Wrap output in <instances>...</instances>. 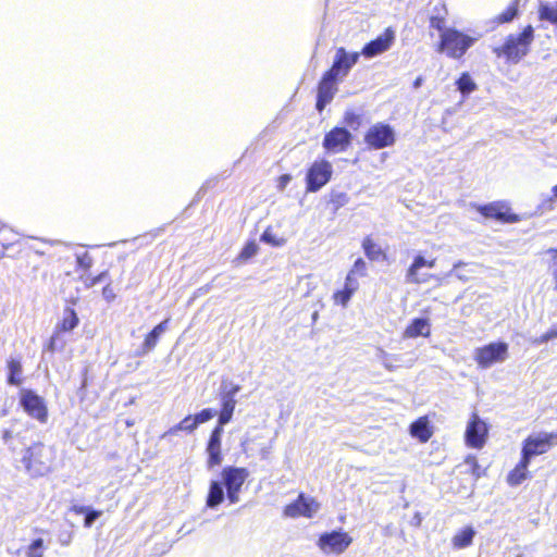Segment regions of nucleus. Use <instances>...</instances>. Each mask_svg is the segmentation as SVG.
<instances>
[{
  "mask_svg": "<svg viewBox=\"0 0 557 557\" xmlns=\"http://www.w3.org/2000/svg\"><path fill=\"white\" fill-rule=\"evenodd\" d=\"M240 391V386L238 384H234L226 380L222 381L220 399H221V409L219 411L218 424L210 432L207 445L206 453L208 455L207 466L208 468H214L222 463L223 455H222V435H223V425L231 422L237 400L235 398L236 394Z\"/></svg>",
  "mask_w": 557,
  "mask_h": 557,
  "instance_id": "f257e3e1",
  "label": "nucleus"
},
{
  "mask_svg": "<svg viewBox=\"0 0 557 557\" xmlns=\"http://www.w3.org/2000/svg\"><path fill=\"white\" fill-rule=\"evenodd\" d=\"M21 463L32 479L47 476L57 469V448L40 441L34 442L23 450Z\"/></svg>",
  "mask_w": 557,
  "mask_h": 557,
  "instance_id": "f03ea898",
  "label": "nucleus"
},
{
  "mask_svg": "<svg viewBox=\"0 0 557 557\" xmlns=\"http://www.w3.org/2000/svg\"><path fill=\"white\" fill-rule=\"evenodd\" d=\"M533 39L534 29L531 25H527L520 34L508 35L504 44L495 47L493 52L508 62L518 63L529 52Z\"/></svg>",
  "mask_w": 557,
  "mask_h": 557,
  "instance_id": "7ed1b4c3",
  "label": "nucleus"
},
{
  "mask_svg": "<svg viewBox=\"0 0 557 557\" xmlns=\"http://www.w3.org/2000/svg\"><path fill=\"white\" fill-rule=\"evenodd\" d=\"M475 39L456 28H447L441 34L436 51L445 53L448 58L460 59L474 44Z\"/></svg>",
  "mask_w": 557,
  "mask_h": 557,
  "instance_id": "20e7f679",
  "label": "nucleus"
},
{
  "mask_svg": "<svg viewBox=\"0 0 557 557\" xmlns=\"http://www.w3.org/2000/svg\"><path fill=\"white\" fill-rule=\"evenodd\" d=\"M332 176L333 165L329 160L324 158L314 160L306 170V193L311 194L321 190L332 180Z\"/></svg>",
  "mask_w": 557,
  "mask_h": 557,
  "instance_id": "39448f33",
  "label": "nucleus"
},
{
  "mask_svg": "<svg viewBox=\"0 0 557 557\" xmlns=\"http://www.w3.org/2000/svg\"><path fill=\"white\" fill-rule=\"evenodd\" d=\"M509 356V345L506 342H492L474 350L473 359L479 368L488 369L496 363H502Z\"/></svg>",
  "mask_w": 557,
  "mask_h": 557,
  "instance_id": "423d86ee",
  "label": "nucleus"
},
{
  "mask_svg": "<svg viewBox=\"0 0 557 557\" xmlns=\"http://www.w3.org/2000/svg\"><path fill=\"white\" fill-rule=\"evenodd\" d=\"M20 406L32 419L41 424L47 423L49 411L45 399L33 389L22 388L18 392Z\"/></svg>",
  "mask_w": 557,
  "mask_h": 557,
  "instance_id": "0eeeda50",
  "label": "nucleus"
},
{
  "mask_svg": "<svg viewBox=\"0 0 557 557\" xmlns=\"http://www.w3.org/2000/svg\"><path fill=\"white\" fill-rule=\"evenodd\" d=\"M476 212L485 219L495 220L502 224H513L521 221V215L513 212L511 206L504 200L480 205L476 207Z\"/></svg>",
  "mask_w": 557,
  "mask_h": 557,
  "instance_id": "6e6552de",
  "label": "nucleus"
},
{
  "mask_svg": "<svg viewBox=\"0 0 557 557\" xmlns=\"http://www.w3.org/2000/svg\"><path fill=\"white\" fill-rule=\"evenodd\" d=\"M248 476L247 468L227 466L222 469L221 478L226 488V497L231 504H236L239 500L242 486Z\"/></svg>",
  "mask_w": 557,
  "mask_h": 557,
  "instance_id": "1a4fd4ad",
  "label": "nucleus"
},
{
  "mask_svg": "<svg viewBox=\"0 0 557 557\" xmlns=\"http://www.w3.org/2000/svg\"><path fill=\"white\" fill-rule=\"evenodd\" d=\"M557 444V433L542 432L529 435L522 442L521 454L528 459L548 453Z\"/></svg>",
  "mask_w": 557,
  "mask_h": 557,
  "instance_id": "9d476101",
  "label": "nucleus"
},
{
  "mask_svg": "<svg viewBox=\"0 0 557 557\" xmlns=\"http://www.w3.org/2000/svg\"><path fill=\"white\" fill-rule=\"evenodd\" d=\"M363 140L369 149L380 150L395 144L393 127L386 123H375L366 132Z\"/></svg>",
  "mask_w": 557,
  "mask_h": 557,
  "instance_id": "9b49d317",
  "label": "nucleus"
},
{
  "mask_svg": "<svg viewBox=\"0 0 557 557\" xmlns=\"http://www.w3.org/2000/svg\"><path fill=\"white\" fill-rule=\"evenodd\" d=\"M339 81L341 78L329 70L322 74L317 86L315 109L319 112H322L326 104L333 100L338 90Z\"/></svg>",
  "mask_w": 557,
  "mask_h": 557,
  "instance_id": "f8f14e48",
  "label": "nucleus"
},
{
  "mask_svg": "<svg viewBox=\"0 0 557 557\" xmlns=\"http://www.w3.org/2000/svg\"><path fill=\"white\" fill-rule=\"evenodd\" d=\"M488 436V426L478 412H472L465 432V441L468 447L482 448Z\"/></svg>",
  "mask_w": 557,
  "mask_h": 557,
  "instance_id": "ddd939ff",
  "label": "nucleus"
},
{
  "mask_svg": "<svg viewBox=\"0 0 557 557\" xmlns=\"http://www.w3.org/2000/svg\"><path fill=\"white\" fill-rule=\"evenodd\" d=\"M351 140L352 135L347 128L335 126L324 135L322 146L326 152L339 153L349 148Z\"/></svg>",
  "mask_w": 557,
  "mask_h": 557,
  "instance_id": "4468645a",
  "label": "nucleus"
},
{
  "mask_svg": "<svg viewBox=\"0 0 557 557\" xmlns=\"http://www.w3.org/2000/svg\"><path fill=\"white\" fill-rule=\"evenodd\" d=\"M352 543V537L343 531H332L320 535L318 545L325 553L342 554Z\"/></svg>",
  "mask_w": 557,
  "mask_h": 557,
  "instance_id": "2eb2a0df",
  "label": "nucleus"
},
{
  "mask_svg": "<svg viewBox=\"0 0 557 557\" xmlns=\"http://www.w3.org/2000/svg\"><path fill=\"white\" fill-rule=\"evenodd\" d=\"M318 504L313 498H306L304 493L283 509V515L288 518L306 517L311 518L317 510Z\"/></svg>",
  "mask_w": 557,
  "mask_h": 557,
  "instance_id": "dca6fc26",
  "label": "nucleus"
},
{
  "mask_svg": "<svg viewBox=\"0 0 557 557\" xmlns=\"http://www.w3.org/2000/svg\"><path fill=\"white\" fill-rule=\"evenodd\" d=\"M359 55V52L348 53L345 48L339 47L336 50L332 65L327 70L336 74L342 79L358 62Z\"/></svg>",
  "mask_w": 557,
  "mask_h": 557,
  "instance_id": "f3484780",
  "label": "nucleus"
},
{
  "mask_svg": "<svg viewBox=\"0 0 557 557\" xmlns=\"http://www.w3.org/2000/svg\"><path fill=\"white\" fill-rule=\"evenodd\" d=\"M394 41V33L387 28L385 32L374 38L373 40L366 44L360 52L366 58H373L387 51Z\"/></svg>",
  "mask_w": 557,
  "mask_h": 557,
  "instance_id": "a211bd4d",
  "label": "nucleus"
},
{
  "mask_svg": "<svg viewBox=\"0 0 557 557\" xmlns=\"http://www.w3.org/2000/svg\"><path fill=\"white\" fill-rule=\"evenodd\" d=\"M5 382L10 386L20 387L25 381L21 357H10L5 360Z\"/></svg>",
  "mask_w": 557,
  "mask_h": 557,
  "instance_id": "6ab92c4d",
  "label": "nucleus"
},
{
  "mask_svg": "<svg viewBox=\"0 0 557 557\" xmlns=\"http://www.w3.org/2000/svg\"><path fill=\"white\" fill-rule=\"evenodd\" d=\"M436 265V258L425 259L421 255H417L413 258L412 263L409 265L406 272V278L409 283L421 284L426 282V278H422L419 274L421 268L432 269Z\"/></svg>",
  "mask_w": 557,
  "mask_h": 557,
  "instance_id": "aec40b11",
  "label": "nucleus"
},
{
  "mask_svg": "<svg viewBox=\"0 0 557 557\" xmlns=\"http://www.w3.org/2000/svg\"><path fill=\"white\" fill-rule=\"evenodd\" d=\"M531 460L520 455L518 463L507 473L506 482L509 486H518L527 479L531 478L529 466Z\"/></svg>",
  "mask_w": 557,
  "mask_h": 557,
  "instance_id": "412c9836",
  "label": "nucleus"
},
{
  "mask_svg": "<svg viewBox=\"0 0 557 557\" xmlns=\"http://www.w3.org/2000/svg\"><path fill=\"white\" fill-rule=\"evenodd\" d=\"M358 289L359 282L345 278L344 287L333 293L332 300L335 305L346 308Z\"/></svg>",
  "mask_w": 557,
  "mask_h": 557,
  "instance_id": "4be33fe9",
  "label": "nucleus"
},
{
  "mask_svg": "<svg viewBox=\"0 0 557 557\" xmlns=\"http://www.w3.org/2000/svg\"><path fill=\"white\" fill-rule=\"evenodd\" d=\"M361 247L363 249V252L366 257L370 261H379V260H386L387 253L386 251L381 247L380 244L375 243L372 236L368 235L362 239Z\"/></svg>",
  "mask_w": 557,
  "mask_h": 557,
  "instance_id": "5701e85b",
  "label": "nucleus"
},
{
  "mask_svg": "<svg viewBox=\"0 0 557 557\" xmlns=\"http://www.w3.org/2000/svg\"><path fill=\"white\" fill-rule=\"evenodd\" d=\"M405 336L408 338H416L419 336L429 337L431 327L428 319L416 318L405 329Z\"/></svg>",
  "mask_w": 557,
  "mask_h": 557,
  "instance_id": "b1692460",
  "label": "nucleus"
},
{
  "mask_svg": "<svg viewBox=\"0 0 557 557\" xmlns=\"http://www.w3.org/2000/svg\"><path fill=\"white\" fill-rule=\"evenodd\" d=\"M410 434L421 443H426L433 435L428 417L423 416L413 421L410 425Z\"/></svg>",
  "mask_w": 557,
  "mask_h": 557,
  "instance_id": "393cba45",
  "label": "nucleus"
},
{
  "mask_svg": "<svg viewBox=\"0 0 557 557\" xmlns=\"http://www.w3.org/2000/svg\"><path fill=\"white\" fill-rule=\"evenodd\" d=\"M170 319H165L157 324L148 334H146L143 343V352H149L157 346L162 333L168 329Z\"/></svg>",
  "mask_w": 557,
  "mask_h": 557,
  "instance_id": "a878e982",
  "label": "nucleus"
},
{
  "mask_svg": "<svg viewBox=\"0 0 557 557\" xmlns=\"http://www.w3.org/2000/svg\"><path fill=\"white\" fill-rule=\"evenodd\" d=\"M79 324V318L72 307H66L63 311L62 319L57 323L55 331L59 333L71 332Z\"/></svg>",
  "mask_w": 557,
  "mask_h": 557,
  "instance_id": "bb28decb",
  "label": "nucleus"
},
{
  "mask_svg": "<svg viewBox=\"0 0 557 557\" xmlns=\"http://www.w3.org/2000/svg\"><path fill=\"white\" fill-rule=\"evenodd\" d=\"M474 535L475 531L472 527H465L451 537V545L455 549L469 547L473 542Z\"/></svg>",
  "mask_w": 557,
  "mask_h": 557,
  "instance_id": "cd10ccee",
  "label": "nucleus"
},
{
  "mask_svg": "<svg viewBox=\"0 0 557 557\" xmlns=\"http://www.w3.org/2000/svg\"><path fill=\"white\" fill-rule=\"evenodd\" d=\"M539 20L557 25V0L553 3L542 2L537 9Z\"/></svg>",
  "mask_w": 557,
  "mask_h": 557,
  "instance_id": "c85d7f7f",
  "label": "nucleus"
},
{
  "mask_svg": "<svg viewBox=\"0 0 557 557\" xmlns=\"http://www.w3.org/2000/svg\"><path fill=\"white\" fill-rule=\"evenodd\" d=\"M224 499V492L222 485L218 481H212L209 486V492L206 500V505L209 508L219 506Z\"/></svg>",
  "mask_w": 557,
  "mask_h": 557,
  "instance_id": "c756f323",
  "label": "nucleus"
},
{
  "mask_svg": "<svg viewBox=\"0 0 557 557\" xmlns=\"http://www.w3.org/2000/svg\"><path fill=\"white\" fill-rule=\"evenodd\" d=\"M197 423L195 420V416H186L182 421H180L177 424L170 428L166 432L163 433L162 437H165L168 435H174L178 431H186V432H193L196 430Z\"/></svg>",
  "mask_w": 557,
  "mask_h": 557,
  "instance_id": "7c9ffc66",
  "label": "nucleus"
},
{
  "mask_svg": "<svg viewBox=\"0 0 557 557\" xmlns=\"http://www.w3.org/2000/svg\"><path fill=\"white\" fill-rule=\"evenodd\" d=\"M72 511L75 515H84L85 516V519H84L85 528H90L92 525V523L95 522V520L98 519L102 513L100 510H95V509H91V508H88L85 506H73Z\"/></svg>",
  "mask_w": 557,
  "mask_h": 557,
  "instance_id": "2f4dec72",
  "label": "nucleus"
},
{
  "mask_svg": "<svg viewBox=\"0 0 557 557\" xmlns=\"http://www.w3.org/2000/svg\"><path fill=\"white\" fill-rule=\"evenodd\" d=\"M368 274L367 262L362 258H358L352 267L347 272L345 278L351 280L352 282H358V277H364Z\"/></svg>",
  "mask_w": 557,
  "mask_h": 557,
  "instance_id": "473e14b6",
  "label": "nucleus"
},
{
  "mask_svg": "<svg viewBox=\"0 0 557 557\" xmlns=\"http://www.w3.org/2000/svg\"><path fill=\"white\" fill-rule=\"evenodd\" d=\"M456 85L462 95H469L476 89V84L467 72L459 76V78L456 81Z\"/></svg>",
  "mask_w": 557,
  "mask_h": 557,
  "instance_id": "72a5a7b5",
  "label": "nucleus"
},
{
  "mask_svg": "<svg viewBox=\"0 0 557 557\" xmlns=\"http://www.w3.org/2000/svg\"><path fill=\"white\" fill-rule=\"evenodd\" d=\"M544 253L549 256L547 270L554 282V290L557 292V248H548Z\"/></svg>",
  "mask_w": 557,
  "mask_h": 557,
  "instance_id": "f704fd0d",
  "label": "nucleus"
},
{
  "mask_svg": "<svg viewBox=\"0 0 557 557\" xmlns=\"http://www.w3.org/2000/svg\"><path fill=\"white\" fill-rule=\"evenodd\" d=\"M465 463L469 466V473L475 479H480L482 478L483 475H485V469H483L480 463H479V460L476 458V456L474 455H468L466 458H465Z\"/></svg>",
  "mask_w": 557,
  "mask_h": 557,
  "instance_id": "c9c22d12",
  "label": "nucleus"
},
{
  "mask_svg": "<svg viewBox=\"0 0 557 557\" xmlns=\"http://www.w3.org/2000/svg\"><path fill=\"white\" fill-rule=\"evenodd\" d=\"M61 333L53 331L52 335L45 344L44 349L50 354H54L57 350H61L65 346V342L60 337Z\"/></svg>",
  "mask_w": 557,
  "mask_h": 557,
  "instance_id": "e433bc0d",
  "label": "nucleus"
},
{
  "mask_svg": "<svg viewBox=\"0 0 557 557\" xmlns=\"http://www.w3.org/2000/svg\"><path fill=\"white\" fill-rule=\"evenodd\" d=\"M259 250V247L255 240H248L237 256V260L246 262L252 258Z\"/></svg>",
  "mask_w": 557,
  "mask_h": 557,
  "instance_id": "4c0bfd02",
  "label": "nucleus"
},
{
  "mask_svg": "<svg viewBox=\"0 0 557 557\" xmlns=\"http://www.w3.org/2000/svg\"><path fill=\"white\" fill-rule=\"evenodd\" d=\"M518 2L515 1L497 15L496 22L504 24L511 22L518 15Z\"/></svg>",
  "mask_w": 557,
  "mask_h": 557,
  "instance_id": "58836bf2",
  "label": "nucleus"
},
{
  "mask_svg": "<svg viewBox=\"0 0 557 557\" xmlns=\"http://www.w3.org/2000/svg\"><path fill=\"white\" fill-rule=\"evenodd\" d=\"M343 122L346 126L358 129L362 124V117L355 111L348 110L344 113Z\"/></svg>",
  "mask_w": 557,
  "mask_h": 557,
  "instance_id": "ea45409f",
  "label": "nucleus"
},
{
  "mask_svg": "<svg viewBox=\"0 0 557 557\" xmlns=\"http://www.w3.org/2000/svg\"><path fill=\"white\" fill-rule=\"evenodd\" d=\"M349 197L346 193H331L330 194V203L334 210H338L348 203Z\"/></svg>",
  "mask_w": 557,
  "mask_h": 557,
  "instance_id": "a19ab883",
  "label": "nucleus"
},
{
  "mask_svg": "<svg viewBox=\"0 0 557 557\" xmlns=\"http://www.w3.org/2000/svg\"><path fill=\"white\" fill-rule=\"evenodd\" d=\"M44 540L36 539L27 547V557H44Z\"/></svg>",
  "mask_w": 557,
  "mask_h": 557,
  "instance_id": "79ce46f5",
  "label": "nucleus"
},
{
  "mask_svg": "<svg viewBox=\"0 0 557 557\" xmlns=\"http://www.w3.org/2000/svg\"><path fill=\"white\" fill-rule=\"evenodd\" d=\"M261 240L267 243V244H270L274 247H278V246H282L284 245L285 243V239L284 238H278L276 237L271 231L270 228H267L262 235H261Z\"/></svg>",
  "mask_w": 557,
  "mask_h": 557,
  "instance_id": "37998d69",
  "label": "nucleus"
},
{
  "mask_svg": "<svg viewBox=\"0 0 557 557\" xmlns=\"http://www.w3.org/2000/svg\"><path fill=\"white\" fill-rule=\"evenodd\" d=\"M446 25V16L445 14H437V15H432L430 17V26L432 28H435L437 30L441 32V34L446 30L447 28L445 27Z\"/></svg>",
  "mask_w": 557,
  "mask_h": 557,
  "instance_id": "c03bdc74",
  "label": "nucleus"
},
{
  "mask_svg": "<svg viewBox=\"0 0 557 557\" xmlns=\"http://www.w3.org/2000/svg\"><path fill=\"white\" fill-rule=\"evenodd\" d=\"M215 414V411L211 408H205L198 413L195 414V420L197 423V426L201 423H205L209 420H211Z\"/></svg>",
  "mask_w": 557,
  "mask_h": 557,
  "instance_id": "a18cd8bd",
  "label": "nucleus"
},
{
  "mask_svg": "<svg viewBox=\"0 0 557 557\" xmlns=\"http://www.w3.org/2000/svg\"><path fill=\"white\" fill-rule=\"evenodd\" d=\"M108 276H109L108 272L103 271V272L99 273L98 275L88 278L85 282V286L86 287H92V286L97 285L98 283L102 282Z\"/></svg>",
  "mask_w": 557,
  "mask_h": 557,
  "instance_id": "49530a36",
  "label": "nucleus"
},
{
  "mask_svg": "<svg viewBox=\"0 0 557 557\" xmlns=\"http://www.w3.org/2000/svg\"><path fill=\"white\" fill-rule=\"evenodd\" d=\"M102 296L103 298L108 301V302H111L115 299L116 295L114 293V289L113 287L111 286V283H108L103 288H102Z\"/></svg>",
  "mask_w": 557,
  "mask_h": 557,
  "instance_id": "de8ad7c7",
  "label": "nucleus"
},
{
  "mask_svg": "<svg viewBox=\"0 0 557 557\" xmlns=\"http://www.w3.org/2000/svg\"><path fill=\"white\" fill-rule=\"evenodd\" d=\"M553 338H557V329H550L543 335H541L540 338L535 339L536 344L546 343Z\"/></svg>",
  "mask_w": 557,
  "mask_h": 557,
  "instance_id": "09e8293b",
  "label": "nucleus"
},
{
  "mask_svg": "<svg viewBox=\"0 0 557 557\" xmlns=\"http://www.w3.org/2000/svg\"><path fill=\"white\" fill-rule=\"evenodd\" d=\"M292 176L289 174H282L276 180V188L281 191H283L288 183L290 182Z\"/></svg>",
  "mask_w": 557,
  "mask_h": 557,
  "instance_id": "8fccbe9b",
  "label": "nucleus"
},
{
  "mask_svg": "<svg viewBox=\"0 0 557 557\" xmlns=\"http://www.w3.org/2000/svg\"><path fill=\"white\" fill-rule=\"evenodd\" d=\"M2 438L8 442L10 438H12V432L11 431H4L3 432V435H2Z\"/></svg>",
  "mask_w": 557,
  "mask_h": 557,
  "instance_id": "3c124183",
  "label": "nucleus"
},
{
  "mask_svg": "<svg viewBox=\"0 0 557 557\" xmlns=\"http://www.w3.org/2000/svg\"><path fill=\"white\" fill-rule=\"evenodd\" d=\"M421 81H422V79H421L420 77H418V78L414 81L413 86H414L416 88H417V87H419V86L421 85Z\"/></svg>",
  "mask_w": 557,
  "mask_h": 557,
  "instance_id": "603ef678",
  "label": "nucleus"
},
{
  "mask_svg": "<svg viewBox=\"0 0 557 557\" xmlns=\"http://www.w3.org/2000/svg\"><path fill=\"white\" fill-rule=\"evenodd\" d=\"M553 194L555 197H557V185L553 188Z\"/></svg>",
  "mask_w": 557,
  "mask_h": 557,
  "instance_id": "864d4df0",
  "label": "nucleus"
}]
</instances>
